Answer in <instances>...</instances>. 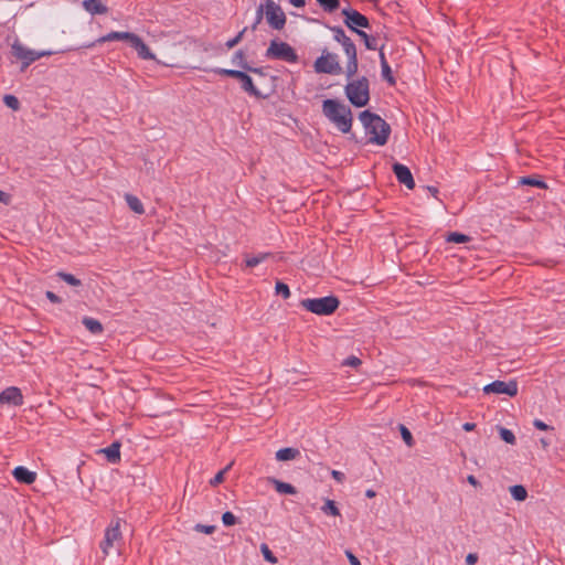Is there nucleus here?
<instances>
[{
    "instance_id": "f257e3e1",
    "label": "nucleus",
    "mask_w": 565,
    "mask_h": 565,
    "mask_svg": "<svg viewBox=\"0 0 565 565\" xmlns=\"http://www.w3.org/2000/svg\"><path fill=\"white\" fill-rule=\"evenodd\" d=\"M322 114L342 134L350 132L353 122L351 108L338 99H324Z\"/></svg>"
},
{
    "instance_id": "f03ea898",
    "label": "nucleus",
    "mask_w": 565,
    "mask_h": 565,
    "mask_svg": "<svg viewBox=\"0 0 565 565\" xmlns=\"http://www.w3.org/2000/svg\"><path fill=\"white\" fill-rule=\"evenodd\" d=\"M359 119L366 134L371 136L370 142L377 146H384L387 142L391 126L381 116L366 109L360 113Z\"/></svg>"
},
{
    "instance_id": "7ed1b4c3",
    "label": "nucleus",
    "mask_w": 565,
    "mask_h": 565,
    "mask_svg": "<svg viewBox=\"0 0 565 565\" xmlns=\"http://www.w3.org/2000/svg\"><path fill=\"white\" fill-rule=\"evenodd\" d=\"M333 33V39L340 43L348 57L345 65V75L350 79L359 70L358 52L354 42L345 34V31L341 26H328Z\"/></svg>"
},
{
    "instance_id": "20e7f679",
    "label": "nucleus",
    "mask_w": 565,
    "mask_h": 565,
    "mask_svg": "<svg viewBox=\"0 0 565 565\" xmlns=\"http://www.w3.org/2000/svg\"><path fill=\"white\" fill-rule=\"evenodd\" d=\"M347 98L354 107H364L370 102V82L362 76L349 82L344 87Z\"/></svg>"
},
{
    "instance_id": "39448f33",
    "label": "nucleus",
    "mask_w": 565,
    "mask_h": 565,
    "mask_svg": "<svg viewBox=\"0 0 565 565\" xmlns=\"http://www.w3.org/2000/svg\"><path fill=\"white\" fill-rule=\"evenodd\" d=\"M300 306L315 315L330 316L339 308L340 300L332 295L321 298H307L300 301Z\"/></svg>"
},
{
    "instance_id": "423d86ee",
    "label": "nucleus",
    "mask_w": 565,
    "mask_h": 565,
    "mask_svg": "<svg viewBox=\"0 0 565 565\" xmlns=\"http://www.w3.org/2000/svg\"><path fill=\"white\" fill-rule=\"evenodd\" d=\"M265 56L269 60H278L287 63H298L299 56L296 50L287 42L271 40Z\"/></svg>"
},
{
    "instance_id": "0eeeda50",
    "label": "nucleus",
    "mask_w": 565,
    "mask_h": 565,
    "mask_svg": "<svg viewBox=\"0 0 565 565\" xmlns=\"http://www.w3.org/2000/svg\"><path fill=\"white\" fill-rule=\"evenodd\" d=\"M313 68L318 74L339 75L343 72L338 55L327 49H323L322 55L315 61Z\"/></svg>"
},
{
    "instance_id": "6e6552de",
    "label": "nucleus",
    "mask_w": 565,
    "mask_h": 565,
    "mask_svg": "<svg viewBox=\"0 0 565 565\" xmlns=\"http://www.w3.org/2000/svg\"><path fill=\"white\" fill-rule=\"evenodd\" d=\"M264 8L265 17L270 28L274 30L284 29L286 24V15L280 6L273 0H266Z\"/></svg>"
},
{
    "instance_id": "1a4fd4ad",
    "label": "nucleus",
    "mask_w": 565,
    "mask_h": 565,
    "mask_svg": "<svg viewBox=\"0 0 565 565\" xmlns=\"http://www.w3.org/2000/svg\"><path fill=\"white\" fill-rule=\"evenodd\" d=\"M341 13L344 17L345 26L355 33L360 31L359 28L369 29L371 26L369 19L364 14L350 7L342 9Z\"/></svg>"
},
{
    "instance_id": "9d476101",
    "label": "nucleus",
    "mask_w": 565,
    "mask_h": 565,
    "mask_svg": "<svg viewBox=\"0 0 565 565\" xmlns=\"http://www.w3.org/2000/svg\"><path fill=\"white\" fill-rule=\"evenodd\" d=\"M484 394H505L508 396H515L518 394V383L512 380L509 382L503 381H493L492 383L486 385L483 387Z\"/></svg>"
},
{
    "instance_id": "9b49d317",
    "label": "nucleus",
    "mask_w": 565,
    "mask_h": 565,
    "mask_svg": "<svg viewBox=\"0 0 565 565\" xmlns=\"http://www.w3.org/2000/svg\"><path fill=\"white\" fill-rule=\"evenodd\" d=\"M249 72L246 71H236L235 79L241 83V88L250 96L256 98L265 99L268 97V94H262V92L255 86L252 77L248 75Z\"/></svg>"
},
{
    "instance_id": "f8f14e48",
    "label": "nucleus",
    "mask_w": 565,
    "mask_h": 565,
    "mask_svg": "<svg viewBox=\"0 0 565 565\" xmlns=\"http://www.w3.org/2000/svg\"><path fill=\"white\" fill-rule=\"evenodd\" d=\"M392 170L399 183L404 184L409 190L415 188V181L408 167L399 162H395L392 166Z\"/></svg>"
},
{
    "instance_id": "ddd939ff",
    "label": "nucleus",
    "mask_w": 565,
    "mask_h": 565,
    "mask_svg": "<svg viewBox=\"0 0 565 565\" xmlns=\"http://www.w3.org/2000/svg\"><path fill=\"white\" fill-rule=\"evenodd\" d=\"M0 403L1 404H11L14 406H20L23 404V395L21 390L15 386L7 387L4 391L0 393Z\"/></svg>"
},
{
    "instance_id": "4468645a",
    "label": "nucleus",
    "mask_w": 565,
    "mask_h": 565,
    "mask_svg": "<svg viewBox=\"0 0 565 565\" xmlns=\"http://www.w3.org/2000/svg\"><path fill=\"white\" fill-rule=\"evenodd\" d=\"M12 54L21 62H28L32 64L33 62L39 60V55H35V51L30 50L15 41L12 46Z\"/></svg>"
},
{
    "instance_id": "2eb2a0df",
    "label": "nucleus",
    "mask_w": 565,
    "mask_h": 565,
    "mask_svg": "<svg viewBox=\"0 0 565 565\" xmlns=\"http://www.w3.org/2000/svg\"><path fill=\"white\" fill-rule=\"evenodd\" d=\"M129 45L134 47L138 54V56L142 60H154V55L151 53L148 45L142 41L140 36L134 34L131 38Z\"/></svg>"
},
{
    "instance_id": "dca6fc26",
    "label": "nucleus",
    "mask_w": 565,
    "mask_h": 565,
    "mask_svg": "<svg viewBox=\"0 0 565 565\" xmlns=\"http://www.w3.org/2000/svg\"><path fill=\"white\" fill-rule=\"evenodd\" d=\"M15 480L23 484H32L36 480V473L23 466H18L12 471Z\"/></svg>"
},
{
    "instance_id": "f3484780",
    "label": "nucleus",
    "mask_w": 565,
    "mask_h": 565,
    "mask_svg": "<svg viewBox=\"0 0 565 565\" xmlns=\"http://www.w3.org/2000/svg\"><path fill=\"white\" fill-rule=\"evenodd\" d=\"M121 532H105V539L100 542V548L104 553V555H108L110 552V548L115 544H119L121 541Z\"/></svg>"
},
{
    "instance_id": "a211bd4d",
    "label": "nucleus",
    "mask_w": 565,
    "mask_h": 565,
    "mask_svg": "<svg viewBox=\"0 0 565 565\" xmlns=\"http://www.w3.org/2000/svg\"><path fill=\"white\" fill-rule=\"evenodd\" d=\"M120 447L121 444L119 441H114L110 446L100 449L98 452L104 454L108 462L117 463L120 461Z\"/></svg>"
},
{
    "instance_id": "6ab92c4d",
    "label": "nucleus",
    "mask_w": 565,
    "mask_h": 565,
    "mask_svg": "<svg viewBox=\"0 0 565 565\" xmlns=\"http://www.w3.org/2000/svg\"><path fill=\"white\" fill-rule=\"evenodd\" d=\"M83 7L93 15L108 12V8L103 3V0H84Z\"/></svg>"
},
{
    "instance_id": "aec40b11",
    "label": "nucleus",
    "mask_w": 565,
    "mask_h": 565,
    "mask_svg": "<svg viewBox=\"0 0 565 565\" xmlns=\"http://www.w3.org/2000/svg\"><path fill=\"white\" fill-rule=\"evenodd\" d=\"M135 33L113 31L102 36L98 42L126 41L128 44Z\"/></svg>"
},
{
    "instance_id": "412c9836",
    "label": "nucleus",
    "mask_w": 565,
    "mask_h": 565,
    "mask_svg": "<svg viewBox=\"0 0 565 565\" xmlns=\"http://www.w3.org/2000/svg\"><path fill=\"white\" fill-rule=\"evenodd\" d=\"M300 456V451L299 449L297 448H292V447H286V448H281L279 449L278 451H276V459L278 461H289V460H295L297 459L298 457Z\"/></svg>"
},
{
    "instance_id": "4be33fe9",
    "label": "nucleus",
    "mask_w": 565,
    "mask_h": 565,
    "mask_svg": "<svg viewBox=\"0 0 565 565\" xmlns=\"http://www.w3.org/2000/svg\"><path fill=\"white\" fill-rule=\"evenodd\" d=\"M269 480L274 484L276 491L279 493H282V494H296L297 493V489L290 483L282 482L275 478H271Z\"/></svg>"
},
{
    "instance_id": "5701e85b",
    "label": "nucleus",
    "mask_w": 565,
    "mask_h": 565,
    "mask_svg": "<svg viewBox=\"0 0 565 565\" xmlns=\"http://www.w3.org/2000/svg\"><path fill=\"white\" fill-rule=\"evenodd\" d=\"M83 324L93 334H99L104 330L103 324L98 320L90 318V317H85L83 319Z\"/></svg>"
},
{
    "instance_id": "b1692460",
    "label": "nucleus",
    "mask_w": 565,
    "mask_h": 565,
    "mask_svg": "<svg viewBox=\"0 0 565 565\" xmlns=\"http://www.w3.org/2000/svg\"><path fill=\"white\" fill-rule=\"evenodd\" d=\"M125 199L131 211H134L137 214H142L145 212L143 205L137 196L132 194H126Z\"/></svg>"
},
{
    "instance_id": "393cba45",
    "label": "nucleus",
    "mask_w": 565,
    "mask_h": 565,
    "mask_svg": "<svg viewBox=\"0 0 565 565\" xmlns=\"http://www.w3.org/2000/svg\"><path fill=\"white\" fill-rule=\"evenodd\" d=\"M512 498L516 501H524L527 497L526 489L521 484H515L510 488Z\"/></svg>"
},
{
    "instance_id": "a878e982",
    "label": "nucleus",
    "mask_w": 565,
    "mask_h": 565,
    "mask_svg": "<svg viewBox=\"0 0 565 565\" xmlns=\"http://www.w3.org/2000/svg\"><path fill=\"white\" fill-rule=\"evenodd\" d=\"M446 241L449 243L462 244L470 242L471 237L459 232H451L447 235Z\"/></svg>"
},
{
    "instance_id": "bb28decb",
    "label": "nucleus",
    "mask_w": 565,
    "mask_h": 565,
    "mask_svg": "<svg viewBox=\"0 0 565 565\" xmlns=\"http://www.w3.org/2000/svg\"><path fill=\"white\" fill-rule=\"evenodd\" d=\"M271 256V253H259L256 256L246 257L245 263L247 267H255L269 258Z\"/></svg>"
},
{
    "instance_id": "cd10ccee",
    "label": "nucleus",
    "mask_w": 565,
    "mask_h": 565,
    "mask_svg": "<svg viewBox=\"0 0 565 565\" xmlns=\"http://www.w3.org/2000/svg\"><path fill=\"white\" fill-rule=\"evenodd\" d=\"M356 34L363 40L367 50H377L376 39L374 36L369 35L364 31H356Z\"/></svg>"
},
{
    "instance_id": "c85d7f7f",
    "label": "nucleus",
    "mask_w": 565,
    "mask_h": 565,
    "mask_svg": "<svg viewBox=\"0 0 565 565\" xmlns=\"http://www.w3.org/2000/svg\"><path fill=\"white\" fill-rule=\"evenodd\" d=\"M499 435L503 441L510 445H515L516 438L512 430L499 426Z\"/></svg>"
},
{
    "instance_id": "c756f323",
    "label": "nucleus",
    "mask_w": 565,
    "mask_h": 565,
    "mask_svg": "<svg viewBox=\"0 0 565 565\" xmlns=\"http://www.w3.org/2000/svg\"><path fill=\"white\" fill-rule=\"evenodd\" d=\"M56 276L71 286L77 287L82 285V281L72 274L58 271Z\"/></svg>"
},
{
    "instance_id": "7c9ffc66",
    "label": "nucleus",
    "mask_w": 565,
    "mask_h": 565,
    "mask_svg": "<svg viewBox=\"0 0 565 565\" xmlns=\"http://www.w3.org/2000/svg\"><path fill=\"white\" fill-rule=\"evenodd\" d=\"M520 184H523V185H531V186H536V188H542V189H545L546 188V184L544 181L540 180V179H536V178H533V177H522L521 180H520Z\"/></svg>"
},
{
    "instance_id": "2f4dec72",
    "label": "nucleus",
    "mask_w": 565,
    "mask_h": 565,
    "mask_svg": "<svg viewBox=\"0 0 565 565\" xmlns=\"http://www.w3.org/2000/svg\"><path fill=\"white\" fill-rule=\"evenodd\" d=\"M317 2L327 12H333L340 6V0H317Z\"/></svg>"
},
{
    "instance_id": "473e14b6",
    "label": "nucleus",
    "mask_w": 565,
    "mask_h": 565,
    "mask_svg": "<svg viewBox=\"0 0 565 565\" xmlns=\"http://www.w3.org/2000/svg\"><path fill=\"white\" fill-rule=\"evenodd\" d=\"M321 510L328 514V515H339V509L333 500H326L324 504L322 505Z\"/></svg>"
},
{
    "instance_id": "72a5a7b5",
    "label": "nucleus",
    "mask_w": 565,
    "mask_h": 565,
    "mask_svg": "<svg viewBox=\"0 0 565 565\" xmlns=\"http://www.w3.org/2000/svg\"><path fill=\"white\" fill-rule=\"evenodd\" d=\"M260 552L270 564H276L278 562L277 557L274 555V553L269 550L268 545L266 543L260 544Z\"/></svg>"
},
{
    "instance_id": "f704fd0d",
    "label": "nucleus",
    "mask_w": 565,
    "mask_h": 565,
    "mask_svg": "<svg viewBox=\"0 0 565 565\" xmlns=\"http://www.w3.org/2000/svg\"><path fill=\"white\" fill-rule=\"evenodd\" d=\"M222 522H223V525L226 527L234 526V525L241 523L238 521V519L230 511H226L225 513H223Z\"/></svg>"
},
{
    "instance_id": "c9c22d12",
    "label": "nucleus",
    "mask_w": 565,
    "mask_h": 565,
    "mask_svg": "<svg viewBox=\"0 0 565 565\" xmlns=\"http://www.w3.org/2000/svg\"><path fill=\"white\" fill-rule=\"evenodd\" d=\"M275 291L277 295L281 296L284 299H288L290 297V289L287 284L282 281H277L275 286Z\"/></svg>"
},
{
    "instance_id": "e433bc0d",
    "label": "nucleus",
    "mask_w": 565,
    "mask_h": 565,
    "mask_svg": "<svg viewBox=\"0 0 565 565\" xmlns=\"http://www.w3.org/2000/svg\"><path fill=\"white\" fill-rule=\"evenodd\" d=\"M248 30V26H245L243 30H241L233 39L228 40L226 43H225V46L231 50L233 47H235L244 38V34L246 33V31Z\"/></svg>"
},
{
    "instance_id": "4c0bfd02",
    "label": "nucleus",
    "mask_w": 565,
    "mask_h": 565,
    "mask_svg": "<svg viewBox=\"0 0 565 565\" xmlns=\"http://www.w3.org/2000/svg\"><path fill=\"white\" fill-rule=\"evenodd\" d=\"M232 467V463L227 465L224 469L220 470L215 476L214 478H212L210 480V484L212 487H216L218 486L220 483H222L224 481V476L225 473L230 470V468Z\"/></svg>"
},
{
    "instance_id": "58836bf2",
    "label": "nucleus",
    "mask_w": 565,
    "mask_h": 565,
    "mask_svg": "<svg viewBox=\"0 0 565 565\" xmlns=\"http://www.w3.org/2000/svg\"><path fill=\"white\" fill-rule=\"evenodd\" d=\"M381 70H382V77L390 84V85H395L396 81H395V77L393 76V73H392V70H391V66L387 64H384L381 66Z\"/></svg>"
},
{
    "instance_id": "ea45409f",
    "label": "nucleus",
    "mask_w": 565,
    "mask_h": 565,
    "mask_svg": "<svg viewBox=\"0 0 565 565\" xmlns=\"http://www.w3.org/2000/svg\"><path fill=\"white\" fill-rule=\"evenodd\" d=\"M232 63L239 66L243 70L244 63H248L246 60L245 52L243 50L236 51L232 57Z\"/></svg>"
},
{
    "instance_id": "a19ab883",
    "label": "nucleus",
    "mask_w": 565,
    "mask_h": 565,
    "mask_svg": "<svg viewBox=\"0 0 565 565\" xmlns=\"http://www.w3.org/2000/svg\"><path fill=\"white\" fill-rule=\"evenodd\" d=\"M399 431H401L402 438L405 441V444L408 447H412L414 445V438H413V435L409 431V429L406 426L401 424L399 425Z\"/></svg>"
},
{
    "instance_id": "79ce46f5",
    "label": "nucleus",
    "mask_w": 565,
    "mask_h": 565,
    "mask_svg": "<svg viewBox=\"0 0 565 565\" xmlns=\"http://www.w3.org/2000/svg\"><path fill=\"white\" fill-rule=\"evenodd\" d=\"M243 70L249 73H253L255 75H258L260 77H265L267 75L266 70L267 67H255L252 66L249 63H244Z\"/></svg>"
},
{
    "instance_id": "37998d69",
    "label": "nucleus",
    "mask_w": 565,
    "mask_h": 565,
    "mask_svg": "<svg viewBox=\"0 0 565 565\" xmlns=\"http://www.w3.org/2000/svg\"><path fill=\"white\" fill-rule=\"evenodd\" d=\"M3 103L12 110H18L20 108V102L14 95H4Z\"/></svg>"
},
{
    "instance_id": "c03bdc74",
    "label": "nucleus",
    "mask_w": 565,
    "mask_h": 565,
    "mask_svg": "<svg viewBox=\"0 0 565 565\" xmlns=\"http://www.w3.org/2000/svg\"><path fill=\"white\" fill-rule=\"evenodd\" d=\"M264 6L260 4L257 10H256V18H255V21L254 23L248 28L250 29L253 32L256 31L258 24L262 22L263 18H264Z\"/></svg>"
},
{
    "instance_id": "a18cd8bd",
    "label": "nucleus",
    "mask_w": 565,
    "mask_h": 565,
    "mask_svg": "<svg viewBox=\"0 0 565 565\" xmlns=\"http://www.w3.org/2000/svg\"><path fill=\"white\" fill-rule=\"evenodd\" d=\"M236 71L237 70H232V68H220V67H216V68H213L212 72L217 74V75H221V76H226V77H231V78H235L236 76Z\"/></svg>"
},
{
    "instance_id": "49530a36",
    "label": "nucleus",
    "mask_w": 565,
    "mask_h": 565,
    "mask_svg": "<svg viewBox=\"0 0 565 565\" xmlns=\"http://www.w3.org/2000/svg\"><path fill=\"white\" fill-rule=\"evenodd\" d=\"M361 363H362L361 360L354 355H350L349 358H347L343 361V365L352 366V367H356V366L361 365Z\"/></svg>"
},
{
    "instance_id": "de8ad7c7",
    "label": "nucleus",
    "mask_w": 565,
    "mask_h": 565,
    "mask_svg": "<svg viewBox=\"0 0 565 565\" xmlns=\"http://www.w3.org/2000/svg\"><path fill=\"white\" fill-rule=\"evenodd\" d=\"M533 425L539 430H553L554 429L552 426H548L541 419H534Z\"/></svg>"
},
{
    "instance_id": "09e8293b",
    "label": "nucleus",
    "mask_w": 565,
    "mask_h": 565,
    "mask_svg": "<svg viewBox=\"0 0 565 565\" xmlns=\"http://www.w3.org/2000/svg\"><path fill=\"white\" fill-rule=\"evenodd\" d=\"M345 556L351 565H361L360 559L350 550L345 551Z\"/></svg>"
},
{
    "instance_id": "8fccbe9b",
    "label": "nucleus",
    "mask_w": 565,
    "mask_h": 565,
    "mask_svg": "<svg viewBox=\"0 0 565 565\" xmlns=\"http://www.w3.org/2000/svg\"><path fill=\"white\" fill-rule=\"evenodd\" d=\"M45 296H46V298H47L51 302H53V303H61V302H62L61 297H60V296H57L56 294H54V292H53V291H51V290H47V291L45 292Z\"/></svg>"
},
{
    "instance_id": "3c124183",
    "label": "nucleus",
    "mask_w": 565,
    "mask_h": 565,
    "mask_svg": "<svg viewBox=\"0 0 565 565\" xmlns=\"http://www.w3.org/2000/svg\"><path fill=\"white\" fill-rule=\"evenodd\" d=\"M331 476L334 480H337L338 482H343L344 479H345V476L343 472L339 471V470H332L331 471Z\"/></svg>"
},
{
    "instance_id": "603ef678",
    "label": "nucleus",
    "mask_w": 565,
    "mask_h": 565,
    "mask_svg": "<svg viewBox=\"0 0 565 565\" xmlns=\"http://www.w3.org/2000/svg\"><path fill=\"white\" fill-rule=\"evenodd\" d=\"M477 562H478V555L476 553H469L466 556V564L467 565H476Z\"/></svg>"
},
{
    "instance_id": "864d4df0",
    "label": "nucleus",
    "mask_w": 565,
    "mask_h": 565,
    "mask_svg": "<svg viewBox=\"0 0 565 565\" xmlns=\"http://www.w3.org/2000/svg\"><path fill=\"white\" fill-rule=\"evenodd\" d=\"M10 201H11L10 194H8L4 191L0 190V203L9 204Z\"/></svg>"
},
{
    "instance_id": "5fc2aeb1",
    "label": "nucleus",
    "mask_w": 565,
    "mask_h": 565,
    "mask_svg": "<svg viewBox=\"0 0 565 565\" xmlns=\"http://www.w3.org/2000/svg\"><path fill=\"white\" fill-rule=\"evenodd\" d=\"M379 57H380L381 66L384 65V64H387V61H386V57H385V53H384V45H382L379 49Z\"/></svg>"
},
{
    "instance_id": "6e6d98bb",
    "label": "nucleus",
    "mask_w": 565,
    "mask_h": 565,
    "mask_svg": "<svg viewBox=\"0 0 565 565\" xmlns=\"http://www.w3.org/2000/svg\"><path fill=\"white\" fill-rule=\"evenodd\" d=\"M193 530H216L215 525L196 524Z\"/></svg>"
},
{
    "instance_id": "4d7b16f0",
    "label": "nucleus",
    "mask_w": 565,
    "mask_h": 565,
    "mask_svg": "<svg viewBox=\"0 0 565 565\" xmlns=\"http://www.w3.org/2000/svg\"><path fill=\"white\" fill-rule=\"evenodd\" d=\"M289 2L296 8H302L306 6V0H289Z\"/></svg>"
},
{
    "instance_id": "13d9d810",
    "label": "nucleus",
    "mask_w": 565,
    "mask_h": 565,
    "mask_svg": "<svg viewBox=\"0 0 565 565\" xmlns=\"http://www.w3.org/2000/svg\"><path fill=\"white\" fill-rule=\"evenodd\" d=\"M467 481H468L471 486H473V487H477V486H479V484H480V483H479V481L477 480V478H476L475 476H472V475H469V476L467 477Z\"/></svg>"
},
{
    "instance_id": "bf43d9fd",
    "label": "nucleus",
    "mask_w": 565,
    "mask_h": 565,
    "mask_svg": "<svg viewBox=\"0 0 565 565\" xmlns=\"http://www.w3.org/2000/svg\"><path fill=\"white\" fill-rule=\"evenodd\" d=\"M476 428V424L475 423H465L462 425V429L466 430V431H471Z\"/></svg>"
},
{
    "instance_id": "052dcab7",
    "label": "nucleus",
    "mask_w": 565,
    "mask_h": 565,
    "mask_svg": "<svg viewBox=\"0 0 565 565\" xmlns=\"http://www.w3.org/2000/svg\"><path fill=\"white\" fill-rule=\"evenodd\" d=\"M426 189L431 193L433 196L437 198V194H438V188L434 186V185H428L426 186Z\"/></svg>"
},
{
    "instance_id": "680f3d73",
    "label": "nucleus",
    "mask_w": 565,
    "mask_h": 565,
    "mask_svg": "<svg viewBox=\"0 0 565 565\" xmlns=\"http://www.w3.org/2000/svg\"><path fill=\"white\" fill-rule=\"evenodd\" d=\"M540 443H541L543 449H547L551 444L550 440H547L546 438H541Z\"/></svg>"
},
{
    "instance_id": "e2e57ef3",
    "label": "nucleus",
    "mask_w": 565,
    "mask_h": 565,
    "mask_svg": "<svg viewBox=\"0 0 565 565\" xmlns=\"http://www.w3.org/2000/svg\"><path fill=\"white\" fill-rule=\"evenodd\" d=\"M51 54H52L51 51H41V52L35 51V55H39V58H41L43 56H49Z\"/></svg>"
},
{
    "instance_id": "0e129e2a",
    "label": "nucleus",
    "mask_w": 565,
    "mask_h": 565,
    "mask_svg": "<svg viewBox=\"0 0 565 565\" xmlns=\"http://www.w3.org/2000/svg\"><path fill=\"white\" fill-rule=\"evenodd\" d=\"M365 495L367 498H374L376 495L375 491L372 489L366 490Z\"/></svg>"
},
{
    "instance_id": "69168bd1",
    "label": "nucleus",
    "mask_w": 565,
    "mask_h": 565,
    "mask_svg": "<svg viewBox=\"0 0 565 565\" xmlns=\"http://www.w3.org/2000/svg\"><path fill=\"white\" fill-rule=\"evenodd\" d=\"M31 64L28 62H21L20 71L24 72Z\"/></svg>"
},
{
    "instance_id": "338daca9",
    "label": "nucleus",
    "mask_w": 565,
    "mask_h": 565,
    "mask_svg": "<svg viewBox=\"0 0 565 565\" xmlns=\"http://www.w3.org/2000/svg\"><path fill=\"white\" fill-rule=\"evenodd\" d=\"M106 530H113V531L119 530V522H117L115 525L110 524Z\"/></svg>"
}]
</instances>
